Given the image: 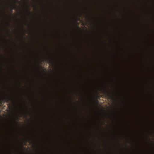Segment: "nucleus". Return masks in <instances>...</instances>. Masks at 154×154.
Listing matches in <instances>:
<instances>
[{"label": "nucleus", "mask_w": 154, "mask_h": 154, "mask_svg": "<svg viewBox=\"0 0 154 154\" xmlns=\"http://www.w3.org/2000/svg\"><path fill=\"white\" fill-rule=\"evenodd\" d=\"M138 39H135V113H137V51Z\"/></svg>", "instance_id": "obj_2"}, {"label": "nucleus", "mask_w": 154, "mask_h": 154, "mask_svg": "<svg viewBox=\"0 0 154 154\" xmlns=\"http://www.w3.org/2000/svg\"><path fill=\"white\" fill-rule=\"evenodd\" d=\"M4 99L5 100V101L7 102H8L9 101H11L12 100V99L9 97L4 98Z\"/></svg>", "instance_id": "obj_11"}, {"label": "nucleus", "mask_w": 154, "mask_h": 154, "mask_svg": "<svg viewBox=\"0 0 154 154\" xmlns=\"http://www.w3.org/2000/svg\"><path fill=\"white\" fill-rule=\"evenodd\" d=\"M45 60L47 62H48L49 64H53V61L51 59L50 57H49L48 58H45Z\"/></svg>", "instance_id": "obj_8"}, {"label": "nucleus", "mask_w": 154, "mask_h": 154, "mask_svg": "<svg viewBox=\"0 0 154 154\" xmlns=\"http://www.w3.org/2000/svg\"><path fill=\"white\" fill-rule=\"evenodd\" d=\"M142 154H144V149H142Z\"/></svg>", "instance_id": "obj_16"}, {"label": "nucleus", "mask_w": 154, "mask_h": 154, "mask_svg": "<svg viewBox=\"0 0 154 154\" xmlns=\"http://www.w3.org/2000/svg\"><path fill=\"white\" fill-rule=\"evenodd\" d=\"M77 27H78V29H80V27H79L78 26H77Z\"/></svg>", "instance_id": "obj_18"}, {"label": "nucleus", "mask_w": 154, "mask_h": 154, "mask_svg": "<svg viewBox=\"0 0 154 154\" xmlns=\"http://www.w3.org/2000/svg\"><path fill=\"white\" fill-rule=\"evenodd\" d=\"M69 27L68 28V29H67V30H68V31H69L70 30V29L71 28H72V27L69 24Z\"/></svg>", "instance_id": "obj_13"}, {"label": "nucleus", "mask_w": 154, "mask_h": 154, "mask_svg": "<svg viewBox=\"0 0 154 154\" xmlns=\"http://www.w3.org/2000/svg\"><path fill=\"white\" fill-rule=\"evenodd\" d=\"M126 26L125 25H123L121 27L120 29L121 30H125L126 29Z\"/></svg>", "instance_id": "obj_12"}, {"label": "nucleus", "mask_w": 154, "mask_h": 154, "mask_svg": "<svg viewBox=\"0 0 154 154\" xmlns=\"http://www.w3.org/2000/svg\"><path fill=\"white\" fill-rule=\"evenodd\" d=\"M8 26H9V27L10 28H11V25L9 23H8Z\"/></svg>", "instance_id": "obj_17"}, {"label": "nucleus", "mask_w": 154, "mask_h": 154, "mask_svg": "<svg viewBox=\"0 0 154 154\" xmlns=\"http://www.w3.org/2000/svg\"><path fill=\"white\" fill-rule=\"evenodd\" d=\"M150 29L148 24L142 23L141 24L140 27L141 32H144L147 31Z\"/></svg>", "instance_id": "obj_6"}, {"label": "nucleus", "mask_w": 154, "mask_h": 154, "mask_svg": "<svg viewBox=\"0 0 154 154\" xmlns=\"http://www.w3.org/2000/svg\"><path fill=\"white\" fill-rule=\"evenodd\" d=\"M112 93H111L110 92H108L107 94V95L109 98H113V96L112 95Z\"/></svg>", "instance_id": "obj_10"}, {"label": "nucleus", "mask_w": 154, "mask_h": 154, "mask_svg": "<svg viewBox=\"0 0 154 154\" xmlns=\"http://www.w3.org/2000/svg\"><path fill=\"white\" fill-rule=\"evenodd\" d=\"M143 20H145V19H144V16H143Z\"/></svg>", "instance_id": "obj_19"}, {"label": "nucleus", "mask_w": 154, "mask_h": 154, "mask_svg": "<svg viewBox=\"0 0 154 154\" xmlns=\"http://www.w3.org/2000/svg\"><path fill=\"white\" fill-rule=\"evenodd\" d=\"M144 80L146 81V79L145 77H144V75H143L142 77V79L141 81V93L142 101L143 99L146 100V90L144 92L143 91V85L145 84V82L144 81H143Z\"/></svg>", "instance_id": "obj_5"}, {"label": "nucleus", "mask_w": 154, "mask_h": 154, "mask_svg": "<svg viewBox=\"0 0 154 154\" xmlns=\"http://www.w3.org/2000/svg\"><path fill=\"white\" fill-rule=\"evenodd\" d=\"M145 137H146H146H146V135H145Z\"/></svg>", "instance_id": "obj_20"}, {"label": "nucleus", "mask_w": 154, "mask_h": 154, "mask_svg": "<svg viewBox=\"0 0 154 154\" xmlns=\"http://www.w3.org/2000/svg\"><path fill=\"white\" fill-rule=\"evenodd\" d=\"M142 132L143 131H145L146 133V123L145 121L143 120V119H142Z\"/></svg>", "instance_id": "obj_7"}, {"label": "nucleus", "mask_w": 154, "mask_h": 154, "mask_svg": "<svg viewBox=\"0 0 154 154\" xmlns=\"http://www.w3.org/2000/svg\"><path fill=\"white\" fill-rule=\"evenodd\" d=\"M22 29H23V30H24V31H25V30L26 29H25V28H24V26H23V25H22Z\"/></svg>", "instance_id": "obj_15"}, {"label": "nucleus", "mask_w": 154, "mask_h": 154, "mask_svg": "<svg viewBox=\"0 0 154 154\" xmlns=\"http://www.w3.org/2000/svg\"><path fill=\"white\" fill-rule=\"evenodd\" d=\"M27 9H28V12L30 13H31V11H30V9L29 6H27Z\"/></svg>", "instance_id": "obj_14"}, {"label": "nucleus", "mask_w": 154, "mask_h": 154, "mask_svg": "<svg viewBox=\"0 0 154 154\" xmlns=\"http://www.w3.org/2000/svg\"><path fill=\"white\" fill-rule=\"evenodd\" d=\"M147 8V5L145 4V5H143L142 8V11L143 12H146Z\"/></svg>", "instance_id": "obj_9"}, {"label": "nucleus", "mask_w": 154, "mask_h": 154, "mask_svg": "<svg viewBox=\"0 0 154 154\" xmlns=\"http://www.w3.org/2000/svg\"><path fill=\"white\" fill-rule=\"evenodd\" d=\"M133 40V100H135V39H74V40Z\"/></svg>", "instance_id": "obj_1"}, {"label": "nucleus", "mask_w": 154, "mask_h": 154, "mask_svg": "<svg viewBox=\"0 0 154 154\" xmlns=\"http://www.w3.org/2000/svg\"><path fill=\"white\" fill-rule=\"evenodd\" d=\"M137 30V0H135V38H138Z\"/></svg>", "instance_id": "obj_4"}, {"label": "nucleus", "mask_w": 154, "mask_h": 154, "mask_svg": "<svg viewBox=\"0 0 154 154\" xmlns=\"http://www.w3.org/2000/svg\"><path fill=\"white\" fill-rule=\"evenodd\" d=\"M5 14L7 15V14L5 13Z\"/></svg>", "instance_id": "obj_21"}, {"label": "nucleus", "mask_w": 154, "mask_h": 154, "mask_svg": "<svg viewBox=\"0 0 154 154\" xmlns=\"http://www.w3.org/2000/svg\"><path fill=\"white\" fill-rule=\"evenodd\" d=\"M146 48L145 45H142L141 47V54L142 63L146 64L147 63V52L146 50Z\"/></svg>", "instance_id": "obj_3"}]
</instances>
